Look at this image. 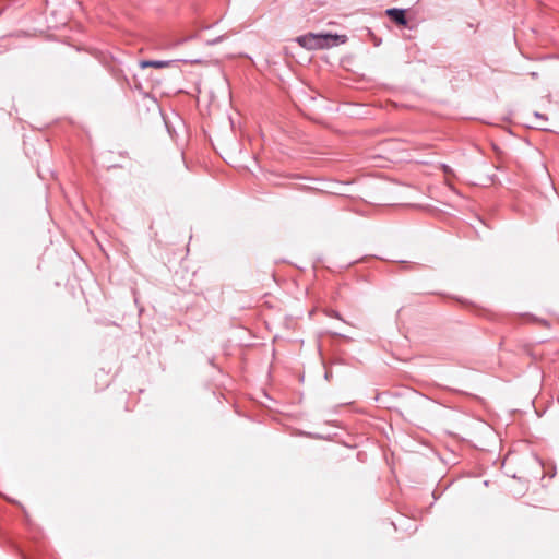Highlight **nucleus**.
I'll use <instances>...</instances> for the list:
<instances>
[{"label": "nucleus", "instance_id": "0eeeda50", "mask_svg": "<svg viewBox=\"0 0 559 559\" xmlns=\"http://www.w3.org/2000/svg\"><path fill=\"white\" fill-rule=\"evenodd\" d=\"M535 117L537 119H540V120H546V118L544 117V115L539 114V112H535Z\"/></svg>", "mask_w": 559, "mask_h": 559}, {"label": "nucleus", "instance_id": "f03ea898", "mask_svg": "<svg viewBox=\"0 0 559 559\" xmlns=\"http://www.w3.org/2000/svg\"><path fill=\"white\" fill-rule=\"evenodd\" d=\"M386 15L397 25L405 26L407 24L406 12L404 9L392 8L386 10Z\"/></svg>", "mask_w": 559, "mask_h": 559}, {"label": "nucleus", "instance_id": "7ed1b4c3", "mask_svg": "<svg viewBox=\"0 0 559 559\" xmlns=\"http://www.w3.org/2000/svg\"><path fill=\"white\" fill-rule=\"evenodd\" d=\"M109 71L118 82H124L128 86L131 85L128 74L126 73L121 64L114 63L112 66H110Z\"/></svg>", "mask_w": 559, "mask_h": 559}, {"label": "nucleus", "instance_id": "423d86ee", "mask_svg": "<svg viewBox=\"0 0 559 559\" xmlns=\"http://www.w3.org/2000/svg\"><path fill=\"white\" fill-rule=\"evenodd\" d=\"M329 316L332 317V318L342 319L340 313L337 311H335V310H331L329 312Z\"/></svg>", "mask_w": 559, "mask_h": 559}, {"label": "nucleus", "instance_id": "39448f33", "mask_svg": "<svg viewBox=\"0 0 559 559\" xmlns=\"http://www.w3.org/2000/svg\"><path fill=\"white\" fill-rule=\"evenodd\" d=\"M224 38H225V36L221 35V36L215 37L214 39L207 40L206 44L210 45V46H214L216 44L222 43L224 40Z\"/></svg>", "mask_w": 559, "mask_h": 559}, {"label": "nucleus", "instance_id": "f257e3e1", "mask_svg": "<svg viewBox=\"0 0 559 559\" xmlns=\"http://www.w3.org/2000/svg\"><path fill=\"white\" fill-rule=\"evenodd\" d=\"M338 36L331 34H314L309 33L306 35H301L296 38V41L304 48L313 50V49H323L336 43Z\"/></svg>", "mask_w": 559, "mask_h": 559}, {"label": "nucleus", "instance_id": "20e7f679", "mask_svg": "<svg viewBox=\"0 0 559 559\" xmlns=\"http://www.w3.org/2000/svg\"><path fill=\"white\" fill-rule=\"evenodd\" d=\"M173 63H175V60H141L139 62V67L141 69H145L148 67L162 69L167 68Z\"/></svg>", "mask_w": 559, "mask_h": 559}]
</instances>
